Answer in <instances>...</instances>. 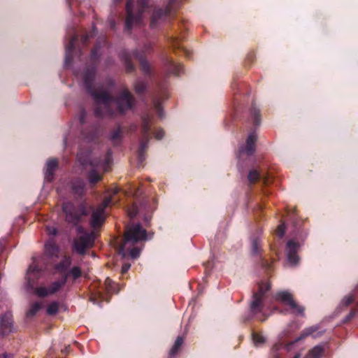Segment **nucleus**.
<instances>
[{
  "instance_id": "obj_1",
  "label": "nucleus",
  "mask_w": 358,
  "mask_h": 358,
  "mask_svg": "<svg viewBox=\"0 0 358 358\" xmlns=\"http://www.w3.org/2000/svg\"><path fill=\"white\" fill-rule=\"evenodd\" d=\"M145 240H147L145 230L138 224H134L126 230L124 241L119 252L123 257L129 255L131 258H137L140 255L141 248L135 245Z\"/></svg>"
},
{
  "instance_id": "obj_2",
  "label": "nucleus",
  "mask_w": 358,
  "mask_h": 358,
  "mask_svg": "<svg viewBox=\"0 0 358 358\" xmlns=\"http://www.w3.org/2000/svg\"><path fill=\"white\" fill-rule=\"evenodd\" d=\"M119 189L115 187L111 190L108 197H106L103 203L94 208L92 213L90 224L92 227L96 229L100 227L106 219L105 208L113 201V196L117 194Z\"/></svg>"
},
{
  "instance_id": "obj_3",
  "label": "nucleus",
  "mask_w": 358,
  "mask_h": 358,
  "mask_svg": "<svg viewBox=\"0 0 358 358\" xmlns=\"http://www.w3.org/2000/svg\"><path fill=\"white\" fill-rule=\"evenodd\" d=\"M94 233L92 232L88 234L81 228H78L77 238L74 241V249L78 253L83 254L85 252L86 249L92 247L94 241Z\"/></svg>"
},
{
  "instance_id": "obj_4",
  "label": "nucleus",
  "mask_w": 358,
  "mask_h": 358,
  "mask_svg": "<svg viewBox=\"0 0 358 358\" xmlns=\"http://www.w3.org/2000/svg\"><path fill=\"white\" fill-rule=\"evenodd\" d=\"M66 276L63 275L61 280L52 282L48 287L39 286L35 289V293L40 297H45L54 294L66 283Z\"/></svg>"
},
{
  "instance_id": "obj_5",
  "label": "nucleus",
  "mask_w": 358,
  "mask_h": 358,
  "mask_svg": "<svg viewBox=\"0 0 358 358\" xmlns=\"http://www.w3.org/2000/svg\"><path fill=\"white\" fill-rule=\"evenodd\" d=\"M276 300L288 305L292 312L294 314H303V308L297 305L293 300L292 295L287 292L278 293L276 295Z\"/></svg>"
},
{
  "instance_id": "obj_6",
  "label": "nucleus",
  "mask_w": 358,
  "mask_h": 358,
  "mask_svg": "<svg viewBox=\"0 0 358 358\" xmlns=\"http://www.w3.org/2000/svg\"><path fill=\"white\" fill-rule=\"evenodd\" d=\"M269 288L270 285L267 282L263 283L259 286V291L258 293L254 294L253 300L251 303V308L253 312L257 313L259 310L262 305V295Z\"/></svg>"
},
{
  "instance_id": "obj_7",
  "label": "nucleus",
  "mask_w": 358,
  "mask_h": 358,
  "mask_svg": "<svg viewBox=\"0 0 358 358\" xmlns=\"http://www.w3.org/2000/svg\"><path fill=\"white\" fill-rule=\"evenodd\" d=\"M73 206L71 203H66L63 206V210L66 213V220L69 222H75L81 215H85V210L82 207L78 212L72 211Z\"/></svg>"
},
{
  "instance_id": "obj_8",
  "label": "nucleus",
  "mask_w": 358,
  "mask_h": 358,
  "mask_svg": "<svg viewBox=\"0 0 358 358\" xmlns=\"http://www.w3.org/2000/svg\"><path fill=\"white\" fill-rule=\"evenodd\" d=\"M133 3L134 1L131 0H129L127 3V17L126 20V27L129 29L131 28V27L138 22V17H136L134 15V10H133Z\"/></svg>"
},
{
  "instance_id": "obj_9",
  "label": "nucleus",
  "mask_w": 358,
  "mask_h": 358,
  "mask_svg": "<svg viewBox=\"0 0 358 358\" xmlns=\"http://www.w3.org/2000/svg\"><path fill=\"white\" fill-rule=\"evenodd\" d=\"M297 248L298 245L293 241H289L287 244L288 262L290 264H295L298 262V257L295 253Z\"/></svg>"
},
{
  "instance_id": "obj_10",
  "label": "nucleus",
  "mask_w": 358,
  "mask_h": 358,
  "mask_svg": "<svg viewBox=\"0 0 358 358\" xmlns=\"http://www.w3.org/2000/svg\"><path fill=\"white\" fill-rule=\"evenodd\" d=\"M132 106V100L128 91H124L120 99V110L124 112Z\"/></svg>"
},
{
  "instance_id": "obj_11",
  "label": "nucleus",
  "mask_w": 358,
  "mask_h": 358,
  "mask_svg": "<svg viewBox=\"0 0 358 358\" xmlns=\"http://www.w3.org/2000/svg\"><path fill=\"white\" fill-rule=\"evenodd\" d=\"M257 140V135L255 133H251L246 141V145L245 148L241 151V152H245L247 155H250L253 152L255 149V143Z\"/></svg>"
},
{
  "instance_id": "obj_12",
  "label": "nucleus",
  "mask_w": 358,
  "mask_h": 358,
  "mask_svg": "<svg viewBox=\"0 0 358 358\" xmlns=\"http://www.w3.org/2000/svg\"><path fill=\"white\" fill-rule=\"evenodd\" d=\"M327 349L324 345H317L310 352L312 358H318L320 357L327 356Z\"/></svg>"
},
{
  "instance_id": "obj_13",
  "label": "nucleus",
  "mask_w": 358,
  "mask_h": 358,
  "mask_svg": "<svg viewBox=\"0 0 358 358\" xmlns=\"http://www.w3.org/2000/svg\"><path fill=\"white\" fill-rule=\"evenodd\" d=\"M57 166V161L55 159H52L48 161L46 164V177L52 176L54 171Z\"/></svg>"
},
{
  "instance_id": "obj_14",
  "label": "nucleus",
  "mask_w": 358,
  "mask_h": 358,
  "mask_svg": "<svg viewBox=\"0 0 358 358\" xmlns=\"http://www.w3.org/2000/svg\"><path fill=\"white\" fill-rule=\"evenodd\" d=\"M93 96L97 102L108 103L109 100V96L106 91L95 92L93 94Z\"/></svg>"
},
{
  "instance_id": "obj_15",
  "label": "nucleus",
  "mask_w": 358,
  "mask_h": 358,
  "mask_svg": "<svg viewBox=\"0 0 358 358\" xmlns=\"http://www.w3.org/2000/svg\"><path fill=\"white\" fill-rule=\"evenodd\" d=\"M45 253L49 256H53L58 252V248L52 241H48L45 245Z\"/></svg>"
},
{
  "instance_id": "obj_16",
  "label": "nucleus",
  "mask_w": 358,
  "mask_h": 358,
  "mask_svg": "<svg viewBox=\"0 0 358 358\" xmlns=\"http://www.w3.org/2000/svg\"><path fill=\"white\" fill-rule=\"evenodd\" d=\"M12 330V323L9 321L4 322L1 321L0 324V333L2 335H6L9 334Z\"/></svg>"
},
{
  "instance_id": "obj_17",
  "label": "nucleus",
  "mask_w": 358,
  "mask_h": 358,
  "mask_svg": "<svg viewBox=\"0 0 358 358\" xmlns=\"http://www.w3.org/2000/svg\"><path fill=\"white\" fill-rule=\"evenodd\" d=\"M59 310V303L57 302H52L47 306V313L50 315H55Z\"/></svg>"
},
{
  "instance_id": "obj_18",
  "label": "nucleus",
  "mask_w": 358,
  "mask_h": 358,
  "mask_svg": "<svg viewBox=\"0 0 358 358\" xmlns=\"http://www.w3.org/2000/svg\"><path fill=\"white\" fill-rule=\"evenodd\" d=\"M41 307L42 306L40 303H34L31 306L27 314L30 316H32L36 313H37L41 308Z\"/></svg>"
},
{
  "instance_id": "obj_19",
  "label": "nucleus",
  "mask_w": 358,
  "mask_h": 358,
  "mask_svg": "<svg viewBox=\"0 0 358 358\" xmlns=\"http://www.w3.org/2000/svg\"><path fill=\"white\" fill-rule=\"evenodd\" d=\"M252 338L255 345H260L263 344L266 341L265 338L259 334H254Z\"/></svg>"
},
{
  "instance_id": "obj_20",
  "label": "nucleus",
  "mask_w": 358,
  "mask_h": 358,
  "mask_svg": "<svg viewBox=\"0 0 358 358\" xmlns=\"http://www.w3.org/2000/svg\"><path fill=\"white\" fill-rule=\"evenodd\" d=\"M101 179V175L95 171H92L89 175V180L91 183H96Z\"/></svg>"
},
{
  "instance_id": "obj_21",
  "label": "nucleus",
  "mask_w": 358,
  "mask_h": 358,
  "mask_svg": "<svg viewBox=\"0 0 358 358\" xmlns=\"http://www.w3.org/2000/svg\"><path fill=\"white\" fill-rule=\"evenodd\" d=\"M259 178V173L256 170L250 171L248 174V180L250 182H255Z\"/></svg>"
},
{
  "instance_id": "obj_22",
  "label": "nucleus",
  "mask_w": 358,
  "mask_h": 358,
  "mask_svg": "<svg viewBox=\"0 0 358 358\" xmlns=\"http://www.w3.org/2000/svg\"><path fill=\"white\" fill-rule=\"evenodd\" d=\"M183 343V338L182 337H178L172 348V352L174 353L178 350L180 346Z\"/></svg>"
},
{
  "instance_id": "obj_23",
  "label": "nucleus",
  "mask_w": 358,
  "mask_h": 358,
  "mask_svg": "<svg viewBox=\"0 0 358 358\" xmlns=\"http://www.w3.org/2000/svg\"><path fill=\"white\" fill-rule=\"evenodd\" d=\"M276 234L279 237H282L285 232V227L283 224L279 225L275 231Z\"/></svg>"
},
{
  "instance_id": "obj_24",
  "label": "nucleus",
  "mask_w": 358,
  "mask_h": 358,
  "mask_svg": "<svg viewBox=\"0 0 358 358\" xmlns=\"http://www.w3.org/2000/svg\"><path fill=\"white\" fill-rule=\"evenodd\" d=\"M162 15V10H159L155 13V14L152 16V20L151 22L152 25H154L155 22L157 20V19H160Z\"/></svg>"
},
{
  "instance_id": "obj_25",
  "label": "nucleus",
  "mask_w": 358,
  "mask_h": 358,
  "mask_svg": "<svg viewBox=\"0 0 358 358\" xmlns=\"http://www.w3.org/2000/svg\"><path fill=\"white\" fill-rule=\"evenodd\" d=\"M71 273L74 278H78L81 275V271L78 267H74L71 269Z\"/></svg>"
},
{
  "instance_id": "obj_26",
  "label": "nucleus",
  "mask_w": 358,
  "mask_h": 358,
  "mask_svg": "<svg viewBox=\"0 0 358 358\" xmlns=\"http://www.w3.org/2000/svg\"><path fill=\"white\" fill-rule=\"evenodd\" d=\"M128 214L131 217H135L137 214V207L136 206H131L128 210Z\"/></svg>"
},
{
  "instance_id": "obj_27",
  "label": "nucleus",
  "mask_w": 358,
  "mask_h": 358,
  "mask_svg": "<svg viewBox=\"0 0 358 358\" xmlns=\"http://www.w3.org/2000/svg\"><path fill=\"white\" fill-rule=\"evenodd\" d=\"M47 231L50 235H55L57 233V229L55 226L47 227Z\"/></svg>"
},
{
  "instance_id": "obj_28",
  "label": "nucleus",
  "mask_w": 358,
  "mask_h": 358,
  "mask_svg": "<svg viewBox=\"0 0 358 358\" xmlns=\"http://www.w3.org/2000/svg\"><path fill=\"white\" fill-rule=\"evenodd\" d=\"M36 271V266H31L29 269H28V271H27V275H28V278L29 279L31 278V275L34 273Z\"/></svg>"
},
{
  "instance_id": "obj_29",
  "label": "nucleus",
  "mask_w": 358,
  "mask_h": 358,
  "mask_svg": "<svg viewBox=\"0 0 358 358\" xmlns=\"http://www.w3.org/2000/svg\"><path fill=\"white\" fill-rule=\"evenodd\" d=\"M141 67L144 71H148L149 70V64L145 61L142 62Z\"/></svg>"
},
{
  "instance_id": "obj_30",
  "label": "nucleus",
  "mask_w": 358,
  "mask_h": 358,
  "mask_svg": "<svg viewBox=\"0 0 358 358\" xmlns=\"http://www.w3.org/2000/svg\"><path fill=\"white\" fill-rule=\"evenodd\" d=\"M164 136V131L162 130H159L155 133V137L157 139H161Z\"/></svg>"
},
{
  "instance_id": "obj_31",
  "label": "nucleus",
  "mask_w": 358,
  "mask_h": 358,
  "mask_svg": "<svg viewBox=\"0 0 358 358\" xmlns=\"http://www.w3.org/2000/svg\"><path fill=\"white\" fill-rule=\"evenodd\" d=\"M130 268V264H124L122 267V273H126Z\"/></svg>"
},
{
  "instance_id": "obj_32",
  "label": "nucleus",
  "mask_w": 358,
  "mask_h": 358,
  "mask_svg": "<svg viewBox=\"0 0 358 358\" xmlns=\"http://www.w3.org/2000/svg\"><path fill=\"white\" fill-rule=\"evenodd\" d=\"M352 301H353V297H352V296H348L345 299V304H346V305H348V304H350Z\"/></svg>"
},
{
  "instance_id": "obj_33",
  "label": "nucleus",
  "mask_w": 358,
  "mask_h": 358,
  "mask_svg": "<svg viewBox=\"0 0 358 358\" xmlns=\"http://www.w3.org/2000/svg\"><path fill=\"white\" fill-rule=\"evenodd\" d=\"M173 65L174 66V67L176 68V71H175V73H179V71L178 70V68L180 67V65H176V64H173Z\"/></svg>"
},
{
  "instance_id": "obj_34",
  "label": "nucleus",
  "mask_w": 358,
  "mask_h": 358,
  "mask_svg": "<svg viewBox=\"0 0 358 358\" xmlns=\"http://www.w3.org/2000/svg\"><path fill=\"white\" fill-rule=\"evenodd\" d=\"M111 282H112V281H111L110 279H106V284L107 285H108V286H109V285H110V283H111Z\"/></svg>"
},
{
  "instance_id": "obj_35",
  "label": "nucleus",
  "mask_w": 358,
  "mask_h": 358,
  "mask_svg": "<svg viewBox=\"0 0 358 358\" xmlns=\"http://www.w3.org/2000/svg\"><path fill=\"white\" fill-rule=\"evenodd\" d=\"M65 264H66V266H69V264H70V261L69 259H65Z\"/></svg>"
},
{
  "instance_id": "obj_36",
  "label": "nucleus",
  "mask_w": 358,
  "mask_h": 358,
  "mask_svg": "<svg viewBox=\"0 0 358 358\" xmlns=\"http://www.w3.org/2000/svg\"><path fill=\"white\" fill-rule=\"evenodd\" d=\"M136 90L138 92H140L142 90L141 89H138L137 87H136Z\"/></svg>"
},
{
  "instance_id": "obj_37",
  "label": "nucleus",
  "mask_w": 358,
  "mask_h": 358,
  "mask_svg": "<svg viewBox=\"0 0 358 358\" xmlns=\"http://www.w3.org/2000/svg\"><path fill=\"white\" fill-rule=\"evenodd\" d=\"M64 268V265H62L58 269H62Z\"/></svg>"
},
{
  "instance_id": "obj_38",
  "label": "nucleus",
  "mask_w": 358,
  "mask_h": 358,
  "mask_svg": "<svg viewBox=\"0 0 358 358\" xmlns=\"http://www.w3.org/2000/svg\"><path fill=\"white\" fill-rule=\"evenodd\" d=\"M3 358H8V356L7 355H5Z\"/></svg>"
},
{
  "instance_id": "obj_39",
  "label": "nucleus",
  "mask_w": 358,
  "mask_h": 358,
  "mask_svg": "<svg viewBox=\"0 0 358 358\" xmlns=\"http://www.w3.org/2000/svg\"><path fill=\"white\" fill-rule=\"evenodd\" d=\"M82 163H83V164H87V162H85V161H82Z\"/></svg>"
}]
</instances>
